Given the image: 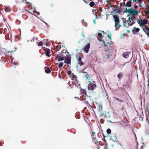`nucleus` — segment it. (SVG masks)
<instances>
[{"instance_id":"1","label":"nucleus","mask_w":149,"mask_h":149,"mask_svg":"<svg viewBox=\"0 0 149 149\" xmlns=\"http://www.w3.org/2000/svg\"><path fill=\"white\" fill-rule=\"evenodd\" d=\"M132 0H131L127 1L126 3H123V5L124 6L130 7V8L128 9L126 8L124 12L128 13L131 15H138L140 12V10L141 9H140L139 10H137L134 9H133L132 8H131L132 5Z\"/></svg>"},{"instance_id":"2","label":"nucleus","mask_w":149,"mask_h":149,"mask_svg":"<svg viewBox=\"0 0 149 149\" xmlns=\"http://www.w3.org/2000/svg\"><path fill=\"white\" fill-rule=\"evenodd\" d=\"M99 40L100 41H102L103 42L104 47H107L108 48H109L111 49H113V43L112 41H111L110 42H107L104 41L102 39H100Z\"/></svg>"},{"instance_id":"3","label":"nucleus","mask_w":149,"mask_h":149,"mask_svg":"<svg viewBox=\"0 0 149 149\" xmlns=\"http://www.w3.org/2000/svg\"><path fill=\"white\" fill-rule=\"evenodd\" d=\"M113 16L114 19L115 27L116 28L115 30H116L117 28V26L118 25L120 27H122V25L120 23V20L119 19L118 16L116 15H113Z\"/></svg>"},{"instance_id":"4","label":"nucleus","mask_w":149,"mask_h":149,"mask_svg":"<svg viewBox=\"0 0 149 149\" xmlns=\"http://www.w3.org/2000/svg\"><path fill=\"white\" fill-rule=\"evenodd\" d=\"M137 19L139 20L138 21V23L140 26H145V24L148 23V20L147 19H144L143 21L142 19L140 17Z\"/></svg>"},{"instance_id":"5","label":"nucleus","mask_w":149,"mask_h":149,"mask_svg":"<svg viewBox=\"0 0 149 149\" xmlns=\"http://www.w3.org/2000/svg\"><path fill=\"white\" fill-rule=\"evenodd\" d=\"M97 87V85L95 81L91 82L88 86V89L90 90H93Z\"/></svg>"},{"instance_id":"6","label":"nucleus","mask_w":149,"mask_h":149,"mask_svg":"<svg viewBox=\"0 0 149 149\" xmlns=\"http://www.w3.org/2000/svg\"><path fill=\"white\" fill-rule=\"evenodd\" d=\"M117 5H114L113 6H112L111 5L109 6V8H111L112 9L113 11H111V15H114V14H115V13L114 12H116V13H118V9L117 8Z\"/></svg>"},{"instance_id":"7","label":"nucleus","mask_w":149,"mask_h":149,"mask_svg":"<svg viewBox=\"0 0 149 149\" xmlns=\"http://www.w3.org/2000/svg\"><path fill=\"white\" fill-rule=\"evenodd\" d=\"M76 58L77 61V63L80 66H82L84 65V63L81 60V58L80 57H78L77 55L76 56Z\"/></svg>"},{"instance_id":"8","label":"nucleus","mask_w":149,"mask_h":149,"mask_svg":"<svg viewBox=\"0 0 149 149\" xmlns=\"http://www.w3.org/2000/svg\"><path fill=\"white\" fill-rule=\"evenodd\" d=\"M143 31L149 37V27L145 26L143 28Z\"/></svg>"},{"instance_id":"9","label":"nucleus","mask_w":149,"mask_h":149,"mask_svg":"<svg viewBox=\"0 0 149 149\" xmlns=\"http://www.w3.org/2000/svg\"><path fill=\"white\" fill-rule=\"evenodd\" d=\"M90 47V43L87 44L85 46L84 48V51L86 53H88L89 51Z\"/></svg>"},{"instance_id":"10","label":"nucleus","mask_w":149,"mask_h":149,"mask_svg":"<svg viewBox=\"0 0 149 149\" xmlns=\"http://www.w3.org/2000/svg\"><path fill=\"white\" fill-rule=\"evenodd\" d=\"M86 98V99H84V100L85 103L88 106L90 105L88 101L91 99V97L90 96H87Z\"/></svg>"},{"instance_id":"11","label":"nucleus","mask_w":149,"mask_h":149,"mask_svg":"<svg viewBox=\"0 0 149 149\" xmlns=\"http://www.w3.org/2000/svg\"><path fill=\"white\" fill-rule=\"evenodd\" d=\"M131 53L130 52H124L122 54L123 56V57L126 58H127L129 57V56L130 54Z\"/></svg>"},{"instance_id":"12","label":"nucleus","mask_w":149,"mask_h":149,"mask_svg":"<svg viewBox=\"0 0 149 149\" xmlns=\"http://www.w3.org/2000/svg\"><path fill=\"white\" fill-rule=\"evenodd\" d=\"M71 58L68 57H67L65 58L64 63L70 64L71 63Z\"/></svg>"},{"instance_id":"13","label":"nucleus","mask_w":149,"mask_h":149,"mask_svg":"<svg viewBox=\"0 0 149 149\" xmlns=\"http://www.w3.org/2000/svg\"><path fill=\"white\" fill-rule=\"evenodd\" d=\"M139 31L140 29L139 28L134 27L133 28L132 32L133 34H136V33L139 32Z\"/></svg>"},{"instance_id":"14","label":"nucleus","mask_w":149,"mask_h":149,"mask_svg":"<svg viewBox=\"0 0 149 149\" xmlns=\"http://www.w3.org/2000/svg\"><path fill=\"white\" fill-rule=\"evenodd\" d=\"M149 107V103H148L144 107L145 112L146 115H147V113L148 114L149 113L148 111Z\"/></svg>"},{"instance_id":"15","label":"nucleus","mask_w":149,"mask_h":149,"mask_svg":"<svg viewBox=\"0 0 149 149\" xmlns=\"http://www.w3.org/2000/svg\"><path fill=\"white\" fill-rule=\"evenodd\" d=\"M134 15H133V16H132L131 17H129L128 18V20L129 21H130V22L132 21L131 23L132 24V25L135 23V21L134 20V19H136V17L135 16H134Z\"/></svg>"},{"instance_id":"16","label":"nucleus","mask_w":149,"mask_h":149,"mask_svg":"<svg viewBox=\"0 0 149 149\" xmlns=\"http://www.w3.org/2000/svg\"><path fill=\"white\" fill-rule=\"evenodd\" d=\"M44 50L45 52V54L46 56H49V53L50 52V50L49 49L46 48L45 47L44 48Z\"/></svg>"},{"instance_id":"17","label":"nucleus","mask_w":149,"mask_h":149,"mask_svg":"<svg viewBox=\"0 0 149 149\" xmlns=\"http://www.w3.org/2000/svg\"><path fill=\"white\" fill-rule=\"evenodd\" d=\"M123 25L125 27H129V26L130 25V26L132 25V24H128L127 23V22H128V21H127V22H125L124 21V19L123 18Z\"/></svg>"},{"instance_id":"18","label":"nucleus","mask_w":149,"mask_h":149,"mask_svg":"<svg viewBox=\"0 0 149 149\" xmlns=\"http://www.w3.org/2000/svg\"><path fill=\"white\" fill-rule=\"evenodd\" d=\"M82 73L84 74V77L86 78V79L89 80V78H90V77L87 72L83 71L82 72Z\"/></svg>"},{"instance_id":"19","label":"nucleus","mask_w":149,"mask_h":149,"mask_svg":"<svg viewBox=\"0 0 149 149\" xmlns=\"http://www.w3.org/2000/svg\"><path fill=\"white\" fill-rule=\"evenodd\" d=\"M72 75L71 77L72 80H74L75 79V81H78V80L77 79V77L75 75H74L73 73H72Z\"/></svg>"},{"instance_id":"20","label":"nucleus","mask_w":149,"mask_h":149,"mask_svg":"<svg viewBox=\"0 0 149 149\" xmlns=\"http://www.w3.org/2000/svg\"><path fill=\"white\" fill-rule=\"evenodd\" d=\"M145 10H145L146 11L145 14L149 15V6H146L145 8Z\"/></svg>"},{"instance_id":"21","label":"nucleus","mask_w":149,"mask_h":149,"mask_svg":"<svg viewBox=\"0 0 149 149\" xmlns=\"http://www.w3.org/2000/svg\"><path fill=\"white\" fill-rule=\"evenodd\" d=\"M123 74L121 72L119 73L117 75V77L119 80H120L121 77L123 76Z\"/></svg>"},{"instance_id":"22","label":"nucleus","mask_w":149,"mask_h":149,"mask_svg":"<svg viewBox=\"0 0 149 149\" xmlns=\"http://www.w3.org/2000/svg\"><path fill=\"white\" fill-rule=\"evenodd\" d=\"M109 54H105L104 53L103 54V56L104 58H105L106 59H107L108 58H109Z\"/></svg>"},{"instance_id":"23","label":"nucleus","mask_w":149,"mask_h":149,"mask_svg":"<svg viewBox=\"0 0 149 149\" xmlns=\"http://www.w3.org/2000/svg\"><path fill=\"white\" fill-rule=\"evenodd\" d=\"M45 72L46 73H49L51 72V70L49 69V68L47 67H46L45 68Z\"/></svg>"},{"instance_id":"24","label":"nucleus","mask_w":149,"mask_h":149,"mask_svg":"<svg viewBox=\"0 0 149 149\" xmlns=\"http://www.w3.org/2000/svg\"><path fill=\"white\" fill-rule=\"evenodd\" d=\"M95 4V2L93 1H91L90 2L89 6L90 7H92L94 6Z\"/></svg>"},{"instance_id":"25","label":"nucleus","mask_w":149,"mask_h":149,"mask_svg":"<svg viewBox=\"0 0 149 149\" xmlns=\"http://www.w3.org/2000/svg\"><path fill=\"white\" fill-rule=\"evenodd\" d=\"M5 9L6 11L7 12L10 11L11 10V9L9 7H5Z\"/></svg>"},{"instance_id":"26","label":"nucleus","mask_w":149,"mask_h":149,"mask_svg":"<svg viewBox=\"0 0 149 149\" xmlns=\"http://www.w3.org/2000/svg\"><path fill=\"white\" fill-rule=\"evenodd\" d=\"M81 91L82 94H85L86 95H87V92L86 90L82 89L81 90Z\"/></svg>"},{"instance_id":"27","label":"nucleus","mask_w":149,"mask_h":149,"mask_svg":"<svg viewBox=\"0 0 149 149\" xmlns=\"http://www.w3.org/2000/svg\"><path fill=\"white\" fill-rule=\"evenodd\" d=\"M92 135L93 136V139L94 140H95L96 139V138L95 136V133L93 132L92 131Z\"/></svg>"},{"instance_id":"28","label":"nucleus","mask_w":149,"mask_h":149,"mask_svg":"<svg viewBox=\"0 0 149 149\" xmlns=\"http://www.w3.org/2000/svg\"><path fill=\"white\" fill-rule=\"evenodd\" d=\"M63 62L60 63L58 65V67L59 68H61L63 65Z\"/></svg>"},{"instance_id":"29","label":"nucleus","mask_w":149,"mask_h":149,"mask_svg":"<svg viewBox=\"0 0 149 149\" xmlns=\"http://www.w3.org/2000/svg\"><path fill=\"white\" fill-rule=\"evenodd\" d=\"M107 133L108 134H110L111 132V130L110 129H108L107 130Z\"/></svg>"},{"instance_id":"30","label":"nucleus","mask_w":149,"mask_h":149,"mask_svg":"<svg viewBox=\"0 0 149 149\" xmlns=\"http://www.w3.org/2000/svg\"><path fill=\"white\" fill-rule=\"evenodd\" d=\"M97 36L99 37H100L101 39H102V38L103 37V36L101 33H98Z\"/></svg>"},{"instance_id":"31","label":"nucleus","mask_w":149,"mask_h":149,"mask_svg":"<svg viewBox=\"0 0 149 149\" xmlns=\"http://www.w3.org/2000/svg\"><path fill=\"white\" fill-rule=\"evenodd\" d=\"M115 99L117 101L119 102H123V100H121L120 99H118V98L116 97V98H115Z\"/></svg>"},{"instance_id":"32","label":"nucleus","mask_w":149,"mask_h":149,"mask_svg":"<svg viewBox=\"0 0 149 149\" xmlns=\"http://www.w3.org/2000/svg\"><path fill=\"white\" fill-rule=\"evenodd\" d=\"M64 58L63 57H61L58 60V61H63L64 60Z\"/></svg>"},{"instance_id":"33","label":"nucleus","mask_w":149,"mask_h":149,"mask_svg":"<svg viewBox=\"0 0 149 149\" xmlns=\"http://www.w3.org/2000/svg\"><path fill=\"white\" fill-rule=\"evenodd\" d=\"M102 106L101 105L99 104L98 107V109H99L100 110H102Z\"/></svg>"},{"instance_id":"34","label":"nucleus","mask_w":149,"mask_h":149,"mask_svg":"<svg viewBox=\"0 0 149 149\" xmlns=\"http://www.w3.org/2000/svg\"><path fill=\"white\" fill-rule=\"evenodd\" d=\"M20 23H21V22L19 20H17L16 22V23L17 24H20Z\"/></svg>"},{"instance_id":"35","label":"nucleus","mask_w":149,"mask_h":149,"mask_svg":"<svg viewBox=\"0 0 149 149\" xmlns=\"http://www.w3.org/2000/svg\"><path fill=\"white\" fill-rule=\"evenodd\" d=\"M146 133L147 134H149V128H148L145 131Z\"/></svg>"},{"instance_id":"36","label":"nucleus","mask_w":149,"mask_h":149,"mask_svg":"<svg viewBox=\"0 0 149 149\" xmlns=\"http://www.w3.org/2000/svg\"><path fill=\"white\" fill-rule=\"evenodd\" d=\"M43 44V42L42 41H40L38 43V45L39 46H41Z\"/></svg>"},{"instance_id":"37","label":"nucleus","mask_w":149,"mask_h":149,"mask_svg":"<svg viewBox=\"0 0 149 149\" xmlns=\"http://www.w3.org/2000/svg\"><path fill=\"white\" fill-rule=\"evenodd\" d=\"M81 34L82 36L83 37V38H85V33L84 32H82Z\"/></svg>"},{"instance_id":"38","label":"nucleus","mask_w":149,"mask_h":149,"mask_svg":"<svg viewBox=\"0 0 149 149\" xmlns=\"http://www.w3.org/2000/svg\"><path fill=\"white\" fill-rule=\"evenodd\" d=\"M61 57V56L59 55H57V56H55V58L56 59L58 58H59Z\"/></svg>"},{"instance_id":"39","label":"nucleus","mask_w":149,"mask_h":149,"mask_svg":"<svg viewBox=\"0 0 149 149\" xmlns=\"http://www.w3.org/2000/svg\"><path fill=\"white\" fill-rule=\"evenodd\" d=\"M67 73H68V75H70L71 74V72L70 71H68L67 72Z\"/></svg>"},{"instance_id":"40","label":"nucleus","mask_w":149,"mask_h":149,"mask_svg":"<svg viewBox=\"0 0 149 149\" xmlns=\"http://www.w3.org/2000/svg\"><path fill=\"white\" fill-rule=\"evenodd\" d=\"M111 34L110 35L109 34L107 35V36H108V38L110 39V40L111 39Z\"/></svg>"},{"instance_id":"41","label":"nucleus","mask_w":149,"mask_h":149,"mask_svg":"<svg viewBox=\"0 0 149 149\" xmlns=\"http://www.w3.org/2000/svg\"><path fill=\"white\" fill-rule=\"evenodd\" d=\"M87 95H86V96H85V95H83L82 96V99L84 100V99H86V98L87 97Z\"/></svg>"},{"instance_id":"42","label":"nucleus","mask_w":149,"mask_h":149,"mask_svg":"<svg viewBox=\"0 0 149 149\" xmlns=\"http://www.w3.org/2000/svg\"><path fill=\"white\" fill-rule=\"evenodd\" d=\"M138 8V6L137 5H135L134 6V9H136L137 8Z\"/></svg>"},{"instance_id":"43","label":"nucleus","mask_w":149,"mask_h":149,"mask_svg":"<svg viewBox=\"0 0 149 149\" xmlns=\"http://www.w3.org/2000/svg\"><path fill=\"white\" fill-rule=\"evenodd\" d=\"M132 1L133 2L134 1L136 2H138L139 0H132Z\"/></svg>"},{"instance_id":"44","label":"nucleus","mask_w":149,"mask_h":149,"mask_svg":"<svg viewBox=\"0 0 149 149\" xmlns=\"http://www.w3.org/2000/svg\"><path fill=\"white\" fill-rule=\"evenodd\" d=\"M102 11V8L101 7L98 10V11Z\"/></svg>"},{"instance_id":"45","label":"nucleus","mask_w":149,"mask_h":149,"mask_svg":"<svg viewBox=\"0 0 149 149\" xmlns=\"http://www.w3.org/2000/svg\"><path fill=\"white\" fill-rule=\"evenodd\" d=\"M95 143L96 144H97V146H99V144L98 143V141H96V142H95Z\"/></svg>"},{"instance_id":"46","label":"nucleus","mask_w":149,"mask_h":149,"mask_svg":"<svg viewBox=\"0 0 149 149\" xmlns=\"http://www.w3.org/2000/svg\"><path fill=\"white\" fill-rule=\"evenodd\" d=\"M146 120L148 121V124H149V120H148V118H147V117L146 118Z\"/></svg>"},{"instance_id":"47","label":"nucleus","mask_w":149,"mask_h":149,"mask_svg":"<svg viewBox=\"0 0 149 149\" xmlns=\"http://www.w3.org/2000/svg\"><path fill=\"white\" fill-rule=\"evenodd\" d=\"M142 1V0H139V1H138V3H140V2H141V1Z\"/></svg>"},{"instance_id":"48","label":"nucleus","mask_w":149,"mask_h":149,"mask_svg":"<svg viewBox=\"0 0 149 149\" xmlns=\"http://www.w3.org/2000/svg\"><path fill=\"white\" fill-rule=\"evenodd\" d=\"M26 2H27L26 0H24ZM20 1H21L22 2H23L24 1V0H20Z\"/></svg>"},{"instance_id":"49","label":"nucleus","mask_w":149,"mask_h":149,"mask_svg":"<svg viewBox=\"0 0 149 149\" xmlns=\"http://www.w3.org/2000/svg\"><path fill=\"white\" fill-rule=\"evenodd\" d=\"M93 22L95 23V24H96V21H95V20H93Z\"/></svg>"},{"instance_id":"50","label":"nucleus","mask_w":149,"mask_h":149,"mask_svg":"<svg viewBox=\"0 0 149 149\" xmlns=\"http://www.w3.org/2000/svg\"><path fill=\"white\" fill-rule=\"evenodd\" d=\"M139 4H140V6H141V7H142V6L141 5V2H140V3H139Z\"/></svg>"},{"instance_id":"51","label":"nucleus","mask_w":149,"mask_h":149,"mask_svg":"<svg viewBox=\"0 0 149 149\" xmlns=\"http://www.w3.org/2000/svg\"><path fill=\"white\" fill-rule=\"evenodd\" d=\"M131 22H129L128 23V24H131Z\"/></svg>"},{"instance_id":"52","label":"nucleus","mask_w":149,"mask_h":149,"mask_svg":"<svg viewBox=\"0 0 149 149\" xmlns=\"http://www.w3.org/2000/svg\"><path fill=\"white\" fill-rule=\"evenodd\" d=\"M58 76L60 78L61 76L60 75V73H59L58 74Z\"/></svg>"},{"instance_id":"53","label":"nucleus","mask_w":149,"mask_h":149,"mask_svg":"<svg viewBox=\"0 0 149 149\" xmlns=\"http://www.w3.org/2000/svg\"><path fill=\"white\" fill-rule=\"evenodd\" d=\"M101 31L103 33H104V34L105 33L103 31Z\"/></svg>"},{"instance_id":"54","label":"nucleus","mask_w":149,"mask_h":149,"mask_svg":"<svg viewBox=\"0 0 149 149\" xmlns=\"http://www.w3.org/2000/svg\"><path fill=\"white\" fill-rule=\"evenodd\" d=\"M123 86L124 87H126V85H123Z\"/></svg>"},{"instance_id":"55","label":"nucleus","mask_w":149,"mask_h":149,"mask_svg":"<svg viewBox=\"0 0 149 149\" xmlns=\"http://www.w3.org/2000/svg\"><path fill=\"white\" fill-rule=\"evenodd\" d=\"M58 46H57L56 47V49H57L58 48Z\"/></svg>"},{"instance_id":"56","label":"nucleus","mask_w":149,"mask_h":149,"mask_svg":"<svg viewBox=\"0 0 149 149\" xmlns=\"http://www.w3.org/2000/svg\"><path fill=\"white\" fill-rule=\"evenodd\" d=\"M140 149H143V147L141 148Z\"/></svg>"},{"instance_id":"57","label":"nucleus","mask_w":149,"mask_h":149,"mask_svg":"<svg viewBox=\"0 0 149 149\" xmlns=\"http://www.w3.org/2000/svg\"><path fill=\"white\" fill-rule=\"evenodd\" d=\"M8 52H10V53H12V51L10 52V51H9Z\"/></svg>"},{"instance_id":"58","label":"nucleus","mask_w":149,"mask_h":149,"mask_svg":"<svg viewBox=\"0 0 149 149\" xmlns=\"http://www.w3.org/2000/svg\"><path fill=\"white\" fill-rule=\"evenodd\" d=\"M106 140L104 139V142H106Z\"/></svg>"},{"instance_id":"59","label":"nucleus","mask_w":149,"mask_h":149,"mask_svg":"<svg viewBox=\"0 0 149 149\" xmlns=\"http://www.w3.org/2000/svg\"><path fill=\"white\" fill-rule=\"evenodd\" d=\"M147 1L149 3V0H147Z\"/></svg>"},{"instance_id":"60","label":"nucleus","mask_w":149,"mask_h":149,"mask_svg":"<svg viewBox=\"0 0 149 149\" xmlns=\"http://www.w3.org/2000/svg\"><path fill=\"white\" fill-rule=\"evenodd\" d=\"M38 38H36V40H38Z\"/></svg>"},{"instance_id":"61","label":"nucleus","mask_w":149,"mask_h":149,"mask_svg":"<svg viewBox=\"0 0 149 149\" xmlns=\"http://www.w3.org/2000/svg\"><path fill=\"white\" fill-rule=\"evenodd\" d=\"M105 149H107V147H106V148H105Z\"/></svg>"},{"instance_id":"62","label":"nucleus","mask_w":149,"mask_h":149,"mask_svg":"<svg viewBox=\"0 0 149 149\" xmlns=\"http://www.w3.org/2000/svg\"><path fill=\"white\" fill-rule=\"evenodd\" d=\"M127 88L128 87V85H127Z\"/></svg>"},{"instance_id":"63","label":"nucleus","mask_w":149,"mask_h":149,"mask_svg":"<svg viewBox=\"0 0 149 149\" xmlns=\"http://www.w3.org/2000/svg\"><path fill=\"white\" fill-rule=\"evenodd\" d=\"M142 120H143V118H142Z\"/></svg>"},{"instance_id":"64","label":"nucleus","mask_w":149,"mask_h":149,"mask_svg":"<svg viewBox=\"0 0 149 149\" xmlns=\"http://www.w3.org/2000/svg\"><path fill=\"white\" fill-rule=\"evenodd\" d=\"M47 44H46V46H47Z\"/></svg>"}]
</instances>
